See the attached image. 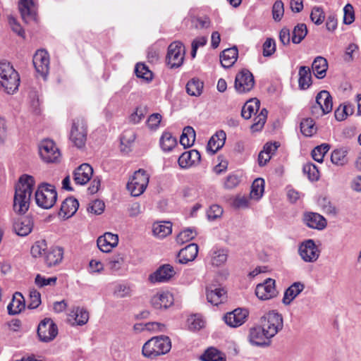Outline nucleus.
I'll return each mask as SVG.
<instances>
[{"label":"nucleus","mask_w":361,"mask_h":361,"mask_svg":"<svg viewBox=\"0 0 361 361\" xmlns=\"http://www.w3.org/2000/svg\"><path fill=\"white\" fill-rule=\"evenodd\" d=\"M35 184L32 176L25 174L19 178L13 200V209L16 212L25 213L28 210Z\"/></svg>","instance_id":"1"},{"label":"nucleus","mask_w":361,"mask_h":361,"mask_svg":"<svg viewBox=\"0 0 361 361\" xmlns=\"http://www.w3.org/2000/svg\"><path fill=\"white\" fill-rule=\"evenodd\" d=\"M0 84L4 91L13 94L20 85V76L13 66L6 61H0Z\"/></svg>","instance_id":"2"},{"label":"nucleus","mask_w":361,"mask_h":361,"mask_svg":"<svg viewBox=\"0 0 361 361\" xmlns=\"http://www.w3.org/2000/svg\"><path fill=\"white\" fill-rule=\"evenodd\" d=\"M171 348V340L167 336H155L148 340L142 346V355L147 358H154L166 354Z\"/></svg>","instance_id":"3"},{"label":"nucleus","mask_w":361,"mask_h":361,"mask_svg":"<svg viewBox=\"0 0 361 361\" xmlns=\"http://www.w3.org/2000/svg\"><path fill=\"white\" fill-rule=\"evenodd\" d=\"M35 199L38 207L44 209L51 208L57 200L55 187L50 184L42 183L35 192Z\"/></svg>","instance_id":"4"},{"label":"nucleus","mask_w":361,"mask_h":361,"mask_svg":"<svg viewBox=\"0 0 361 361\" xmlns=\"http://www.w3.org/2000/svg\"><path fill=\"white\" fill-rule=\"evenodd\" d=\"M260 326L267 335L273 338L283 329V317L275 310L269 311L262 317Z\"/></svg>","instance_id":"5"},{"label":"nucleus","mask_w":361,"mask_h":361,"mask_svg":"<svg viewBox=\"0 0 361 361\" xmlns=\"http://www.w3.org/2000/svg\"><path fill=\"white\" fill-rule=\"evenodd\" d=\"M149 176L143 169L136 171L127 183V190L133 197L141 195L146 190Z\"/></svg>","instance_id":"6"},{"label":"nucleus","mask_w":361,"mask_h":361,"mask_svg":"<svg viewBox=\"0 0 361 361\" xmlns=\"http://www.w3.org/2000/svg\"><path fill=\"white\" fill-rule=\"evenodd\" d=\"M42 159L47 163H57L61 159V152L56 143L49 139L43 140L39 145Z\"/></svg>","instance_id":"7"},{"label":"nucleus","mask_w":361,"mask_h":361,"mask_svg":"<svg viewBox=\"0 0 361 361\" xmlns=\"http://www.w3.org/2000/svg\"><path fill=\"white\" fill-rule=\"evenodd\" d=\"M87 139L86 122L82 118L73 120L71 130L70 140L78 148L85 146Z\"/></svg>","instance_id":"8"},{"label":"nucleus","mask_w":361,"mask_h":361,"mask_svg":"<svg viewBox=\"0 0 361 361\" xmlns=\"http://www.w3.org/2000/svg\"><path fill=\"white\" fill-rule=\"evenodd\" d=\"M184 57L185 47L181 42H173L169 46L166 61L171 68L180 67L183 63Z\"/></svg>","instance_id":"9"},{"label":"nucleus","mask_w":361,"mask_h":361,"mask_svg":"<svg viewBox=\"0 0 361 361\" xmlns=\"http://www.w3.org/2000/svg\"><path fill=\"white\" fill-rule=\"evenodd\" d=\"M298 253L301 259L305 262H316L319 255L320 250L312 239L302 242L298 247Z\"/></svg>","instance_id":"10"},{"label":"nucleus","mask_w":361,"mask_h":361,"mask_svg":"<svg viewBox=\"0 0 361 361\" xmlns=\"http://www.w3.org/2000/svg\"><path fill=\"white\" fill-rule=\"evenodd\" d=\"M254 85V77L248 70L243 69L236 75L234 87L238 93L248 92L253 88Z\"/></svg>","instance_id":"11"},{"label":"nucleus","mask_w":361,"mask_h":361,"mask_svg":"<svg viewBox=\"0 0 361 361\" xmlns=\"http://www.w3.org/2000/svg\"><path fill=\"white\" fill-rule=\"evenodd\" d=\"M248 315L249 311L247 309L238 307L225 314L223 319L228 326L238 328L247 321Z\"/></svg>","instance_id":"12"},{"label":"nucleus","mask_w":361,"mask_h":361,"mask_svg":"<svg viewBox=\"0 0 361 361\" xmlns=\"http://www.w3.org/2000/svg\"><path fill=\"white\" fill-rule=\"evenodd\" d=\"M58 334V328L51 319L42 320L37 329V334L39 339L44 342L53 340Z\"/></svg>","instance_id":"13"},{"label":"nucleus","mask_w":361,"mask_h":361,"mask_svg":"<svg viewBox=\"0 0 361 361\" xmlns=\"http://www.w3.org/2000/svg\"><path fill=\"white\" fill-rule=\"evenodd\" d=\"M255 294L262 300H269L276 296L275 280L269 278L264 283L258 284L255 288Z\"/></svg>","instance_id":"14"},{"label":"nucleus","mask_w":361,"mask_h":361,"mask_svg":"<svg viewBox=\"0 0 361 361\" xmlns=\"http://www.w3.org/2000/svg\"><path fill=\"white\" fill-rule=\"evenodd\" d=\"M174 302L173 296L169 291H159L150 299L152 306L156 310H166Z\"/></svg>","instance_id":"15"},{"label":"nucleus","mask_w":361,"mask_h":361,"mask_svg":"<svg viewBox=\"0 0 361 361\" xmlns=\"http://www.w3.org/2000/svg\"><path fill=\"white\" fill-rule=\"evenodd\" d=\"M271 336L267 334L261 326H254L250 329L248 339L250 343L256 346H268Z\"/></svg>","instance_id":"16"},{"label":"nucleus","mask_w":361,"mask_h":361,"mask_svg":"<svg viewBox=\"0 0 361 361\" xmlns=\"http://www.w3.org/2000/svg\"><path fill=\"white\" fill-rule=\"evenodd\" d=\"M33 64L36 71L45 78L49 69V56L45 50H38L33 56Z\"/></svg>","instance_id":"17"},{"label":"nucleus","mask_w":361,"mask_h":361,"mask_svg":"<svg viewBox=\"0 0 361 361\" xmlns=\"http://www.w3.org/2000/svg\"><path fill=\"white\" fill-rule=\"evenodd\" d=\"M175 274L172 266L164 264L149 276L148 280L152 283H165L169 281Z\"/></svg>","instance_id":"18"},{"label":"nucleus","mask_w":361,"mask_h":361,"mask_svg":"<svg viewBox=\"0 0 361 361\" xmlns=\"http://www.w3.org/2000/svg\"><path fill=\"white\" fill-rule=\"evenodd\" d=\"M89 320V312L83 307L74 306L68 314V321L73 326H82Z\"/></svg>","instance_id":"19"},{"label":"nucleus","mask_w":361,"mask_h":361,"mask_svg":"<svg viewBox=\"0 0 361 361\" xmlns=\"http://www.w3.org/2000/svg\"><path fill=\"white\" fill-rule=\"evenodd\" d=\"M118 243V237L116 234L111 233H105L99 236L97 240L98 248L103 252H109L113 248L116 247Z\"/></svg>","instance_id":"20"},{"label":"nucleus","mask_w":361,"mask_h":361,"mask_svg":"<svg viewBox=\"0 0 361 361\" xmlns=\"http://www.w3.org/2000/svg\"><path fill=\"white\" fill-rule=\"evenodd\" d=\"M200 153L196 149L183 152L178 158V165L182 169H188L200 163Z\"/></svg>","instance_id":"21"},{"label":"nucleus","mask_w":361,"mask_h":361,"mask_svg":"<svg viewBox=\"0 0 361 361\" xmlns=\"http://www.w3.org/2000/svg\"><path fill=\"white\" fill-rule=\"evenodd\" d=\"M19 10L22 18L25 23L36 20V6L32 0H20Z\"/></svg>","instance_id":"22"},{"label":"nucleus","mask_w":361,"mask_h":361,"mask_svg":"<svg viewBox=\"0 0 361 361\" xmlns=\"http://www.w3.org/2000/svg\"><path fill=\"white\" fill-rule=\"evenodd\" d=\"M93 169L88 164H82L73 173V179L76 184L85 185L92 178Z\"/></svg>","instance_id":"23"},{"label":"nucleus","mask_w":361,"mask_h":361,"mask_svg":"<svg viewBox=\"0 0 361 361\" xmlns=\"http://www.w3.org/2000/svg\"><path fill=\"white\" fill-rule=\"evenodd\" d=\"M33 220L30 216L18 218L13 224L16 233L20 236H26L31 233L33 228Z\"/></svg>","instance_id":"24"},{"label":"nucleus","mask_w":361,"mask_h":361,"mask_svg":"<svg viewBox=\"0 0 361 361\" xmlns=\"http://www.w3.org/2000/svg\"><path fill=\"white\" fill-rule=\"evenodd\" d=\"M197 245L191 243L180 250L177 256V259L180 264H186L193 261L197 257Z\"/></svg>","instance_id":"25"},{"label":"nucleus","mask_w":361,"mask_h":361,"mask_svg":"<svg viewBox=\"0 0 361 361\" xmlns=\"http://www.w3.org/2000/svg\"><path fill=\"white\" fill-rule=\"evenodd\" d=\"M207 301L214 305H218L226 300V293L224 288L207 287L206 289Z\"/></svg>","instance_id":"26"},{"label":"nucleus","mask_w":361,"mask_h":361,"mask_svg":"<svg viewBox=\"0 0 361 361\" xmlns=\"http://www.w3.org/2000/svg\"><path fill=\"white\" fill-rule=\"evenodd\" d=\"M303 219L305 224L311 228L322 230L326 226V219L317 213H306L304 215Z\"/></svg>","instance_id":"27"},{"label":"nucleus","mask_w":361,"mask_h":361,"mask_svg":"<svg viewBox=\"0 0 361 361\" xmlns=\"http://www.w3.org/2000/svg\"><path fill=\"white\" fill-rule=\"evenodd\" d=\"M226 135L224 131H217L212 137L209 139L207 150L212 154H215L219 149H220L225 144Z\"/></svg>","instance_id":"28"},{"label":"nucleus","mask_w":361,"mask_h":361,"mask_svg":"<svg viewBox=\"0 0 361 361\" xmlns=\"http://www.w3.org/2000/svg\"><path fill=\"white\" fill-rule=\"evenodd\" d=\"M79 207L78 200L73 197L66 198L61 206L59 214L68 219L75 214Z\"/></svg>","instance_id":"29"},{"label":"nucleus","mask_w":361,"mask_h":361,"mask_svg":"<svg viewBox=\"0 0 361 361\" xmlns=\"http://www.w3.org/2000/svg\"><path fill=\"white\" fill-rule=\"evenodd\" d=\"M238 51L235 47L224 50L220 54V62L225 68H231L237 61Z\"/></svg>","instance_id":"30"},{"label":"nucleus","mask_w":361,"mask_h":361,"mask_svg":"<svg viewBox=\"0 0 361 361\" xmlns=\"http://www.w3.org/2000/svg\"><path fill=\"white\" fill-rule=\"evenodd\" d=\"M227 251L222 248L214 247L209 252V263L213 267H221L227 261Z\"/></svg>","instance_id":"31"},{"label":"nucleus","mask_w":361,"mask_h":361,"mask_svg":"<svg viewBox=\"0 0 361 361\" xmlns=\"http://www.w3.org/2000/svg\"><path fill=\"white\" fill-rule=\"evenodd\" d=\"M63 251L59 247H51L46 253L44 262L48 267L56 266L63 259Z\"/></svg>","instance_id":"32"},{"label":"nucleus","mask_w":361,"mask_h":361,"mask_svg":"<svg viewBox=\"0 0 361 361\" xmlns=\"http://www.w3.org/2000/svg\"><path fill=\"white\" fill-rule=\"evenodd\" d=\"M305 286L301 282H295L284 293L283 302L290 305V302L304 290Z\"/></svg>","instance_id":"33"},{"label":"nucleus","mask_w":361,"mask_h":361,"mask_svg":"<svg viewBox=\"0 0 361 361\" xmlns=\"http://www.w3.org/2000/svg\"><path fill=\"white\" fill-rule=\"evenodd\" d=\"M316 102L322 108L323 113H329L333 108L332 98L329 92L322 90L317 94L316 97Z\"/></svg>","instance_id":"34"},{"label":"nucleus","mask_w":361,"mask_h":361,"mask_svg":"<svg viewBox=\"0 0 361 361\" xmlns=\"http://www.w3.org/2000/svg\"><path fill=\"white\" fill-rule=\"evenodd\" d=\"M25 307V299L20 293L17 292L13 295L12 300L8 305L7 309L10 314H17Z\"/></svg>","instance_id":"35"},{"label":"nucleus","mask_w":361,"mask_h":361,"mask_svg":"<svg viewBox=\"0 0 361 361\" xmlns=\"http://www.w3.org/2000/svg\"><path fill=\"white\" fill-rule=\"evenodd\" d=\"M327 69L328 63L326 59L322 56H317L314 59L312 64V70L317 78H324L326 76Z\"/></svg>","instance_id":"36"},{"label":"nucleus","mask_w":361,"mask_h":361,"mask_svg":"<svg viewBox=\"0 0 361 361\" xmlns=\"http://www.w3.org/2000/svg\"><path fill=\"white\" fill-rule=\"evenodd\" d=\"M125 266V257L123 254L112 256L107 262V267L111 273L121 272Z\"/></svg>","instance_id":"37"},{"label":"nucleus","mask_w":361,"mask_h":361,"mask_svg":"<svg viewBox=\"0 0 361 361\" xmlns=\"http://www.w3.org/2000/svg\"><path fill=\"white\" fill-rule=\"evenodd\" d=\"M264 192V180L262 178H256L251 186L250 199L259 201Z\"/></svg>","instance_id":"38"},{"label":"nucleus","mask_w":361,"mask_h":361,"mask_svg":"<svg viewBox=\"0 0 361 361\" xmlns=\"http://www.w3.org/2000/svg\"><path fill=\"white\" fill-rule=\"evenodd\" d=\"M159 144L163 151L170 152L177 146V140L171 133L165 131L160 137Z\"/></svg>","instance_id":"39"},{"label":"nucleus","mask_w":361,"mask_h":361,"mask_svg":"<svg viewBox=\"0 0 361 361\" xmlns=\"http://www.w3.org/2000/svg\"><path fill=\"white\" fill-rule=\"evenodd\" d=\"M260 106V102L257 99H252L247 101L243 106L241 115L245 119H249L257 113Z\"/></svg>","instance_id":"40"},{"label":"nucleus","mask_w":361,"mask_h":361,"mask_svg":"<svg viewBox=\"0 0 361 361\" xmlns=\"http://www.w3.org/2000/svg\"><path fill=\"white\" fill-rule=\"evenodd\" d=\"M171 224L169 221L158 222L153 224V234L159 238H163L171 233Z\"/></svg>","instance_id":"41"},{"label":"nucleus","mask_w":361,"mask_h":361,"mask_svg":"<svg viewBox=\"0 0 361 361\" xmlns=\"http://www.w3.org/2000/svg\"><path fill=\"white\" fill-rule=\"evenodd\" d=\"M200 358L202 361H226L225 354L213 347L205 350Z\"/></svg>","instance_id":"42"},{"label":"nucleus","mask_w":361,"mask_h":361,"mask_svg":"<svg viewBox=\"0 0 361 361\" xmlns=\"http://www.w3.org/2000/svg\"><path fill=\"white\" fill-rule=\"evenodd\" d=\"M195 140V132L190 126L184 128L182 135L180 137V143L185 147H191Z\"/></svg>","instance_id":"43"},{"label":"nucleus","mask_w":361,"mask_h":361,"mask_svg":"<svg viewBox=\"0 0 361 361\" xmlns=\"http://www.w3.org/2000/svg\"><path fill=\"white\" fill-rule=\"evenodd\" d=\"M298 83L301 89H307L311 85V73L310 68L307 66H301L299 70Z\"/></svg>","instance_id":"44"},{"label":"nucleus","mask_w":361,"mask_h":361,"mask_svg":"<svg viewBox=\"0 0 361 361\" xmlns=\"http://www.w3.org/2000/svg\"><path fill=\"white\" fill-rule=\"evenodd\" d=\"M203 89V82L197 78H192L186 85V92L190 96L199 97Z\"/></svg>","instance_id":"45"},{"label":"nucleus","mask_w":361,"mask_h":361,"mask_svg":"<svg viewBox=\"0 0 361 361\" xmlns=\"http://www.w3.org/2000/svg\"><path fill=\"white\" fill-rule=\"evenodd\" d=\"M251 200L250 197L239 194L231 199V204L235 209H247L250 207Z\"/></svg>","instance_id":"46"},{"label":"nucleus","mask_w":361,"mask_h":361,"mask_svg":"<svg viewBox=\"0 0 361 361\" xmlns=\"http://www.w3.org/2000/svg\"><path fill=\"white\" fill-rule=\"evenodd\" d=\"M133 292L131 286L126 283L115 284L113 293L117 298H125L131 295Z\"/></svg>","instance_id":"47"},{"label":"nucleus","mask_w":361,"mask_h":361,"mask_svg":"<svg viewBox=\"0 0 361 361\" xmlns=\"http://www.w3.org/2000/svg\"><path fill=\"white\" fill-rule=\"evenodd\" d=\"M307 26L304 23L297 25L292 33V42L294 44H299L307 35Z\"/></svg>","instance_id":"48"},{"label":"nucleus","mask_w":361,"mask_h":361,"mask_svg":"<svg viewBox=\"0 0 361 361\" xmlns=\"http://www.w3.org/2000/svg\"><path fill=\"white\" fill-rule=\"evenodd\" d=\"M135 74L137 77L142 78L147 82L152 80L153 74L148 67L142 63H138L135 66Z\"/></svg>","instance_id":"49"},{"label":"nucleus","mask_w":361,"mask_h":361,"mask_svg":"<svg viewBox=\"0 0 361 361\" xmlns=\"http://www.w3.org/2000/svg\"><path fill=\"white\" fill-rule=\"evenodd\" d=\"M347 152L342 149H335L331 156L332 163L337 166H344L347 164Z\"/></svg>","instance_id":"50"},{"label":"nucleus","mask_w":361,"mask_h":361,"mask_svg":"<svg viewBox=\"0 0 361 361\" xmlns=\"http://www.w3.org/2000/svg\"><path fill=\"white\" fill-rule=\"evenodd\" d=\"M300 130L305 136H312L317 131L315 123L312 118H305L300 123Z\"/></svg>","instance_id":"51"},{"label":"nucleus","mask_w":361,"mask_h":361,"mask_svg":"<svg viewBox=\"0 0 361 361\" xmlns=\"http://www.w3.org/2000/svg\"><path fill=\"white\" fill-rule=\"evenodd\" d=\"M47 249V244L45 240H39L36 241L30 248V254L35 257H40L42 256V254L44 253L46 250Z\"/></svg>","instance_id":"52"},{"label":"nucleus","mask_w":361,"mask_h":361,"mask_svg":"<svg viewBox=\"0 0 361 361\" xmlns=\"http://www.w3.org/2000/svg\"><path fill=\"white\" fill-rule=\"evenodd\" d=\"M267 114L268 111L267 109H262L261 112L256 117H255L254 123L251 126L252 131H258L263 128L267 121Z\"/></svg>","instance_id":"53"},{"label":"nucleus","mask_w":361,"mask_h":361,"mask_svg":"<svg viewBox=\"0 0 361 361\" xmlns=\"http://www.w3.org/2000/svg\"><path fill=\"white\" fill-rule=\"evenodd\" d=\"M302 171L312 181L317 180L319 178V171L317 167L312 163L305 164L303 166Z\"/></svg>","instance_id":"54"},{"label":"nucleus","mask_w":361,"mask_h":361,"mask_svg":"<svg viewBox=\"0 0 361 361\" xmlns=\"http://www.w3.org/2000/svg\"><path fill=\"white\" fill-rule=\"evenodd\" d=\"M197 235V232L193 228H186L183 230L177 235L176 241L179 244H183L192 240Z\"/></svg>","instance_id":"55"},{"label":"nucleus","mask_w":361,"mask_h":361,"mask_svg":"<svg viewBox=\"0 0 361 361\" xmlns=\"http://www.w3.org/2000/svg\"><path fill=\"white\" fill-rule=\"evenodd\" d=\"M57 277L53 276L47 278L39 274H37L35 279V283L39 288H43L47 286H54L56 283Z\"/></svg>","instance_id":"56"},{"label":"nucleus","mask_w":361,"mask_h":361,"mask_svg":"<svg viewBox=\"0 0 361 361\" xmlns=\"http://www.w3.org/2000/svg\"><path fill=\"white\" fill-rule=\"evenodd\" d=\"M329 150V145L327 144H322L316 147L312 152V158L317 162L322 163L324 155Z\"/></svg>","instance_id":"57"},{"label":"nucleus","mask_w":361,"mask_h":361,"mask_svg":"<svg viewBox=\"0 0 361 361\" xmlns=\"http://www.w3.org/2000/svg\"><path fill=\"white\" fill-rule=\"evenodd\" d=\"M188 326L192 330H199L204 326L205 321L200 314L191 315L188 319Z\"/></svg>","instance_id":"58"},{"label":"nucleus","mask_w":361,"mask_h":361,"mask_svg":"<svg viewBox=\"0 0 361 361\" xmlns=\"http://www.w3.org/2000/svg\"><path fill=\"white\" fill-rule=\"evenodd\" d=\"M147 112L145 106H138L129 116V121L133 124L139 123L145 116Z\"/></svg>","instance_id":"59"},{"label":"nucleus","mask_w":361,"mask_h":361,"mask_svg":"<svg viewBox=\"0 0 361 361\" xmlns=\"http://www.w3.org/2000/svg\"><path fill=\"white\" fill-rule=\"evenodd\" d=\"M318 204L326 214L332 215L336 214L337 211L335 206L329 200L328 198H319L318 200Z\"/></svg>","instance_id":"60"},{"label":"nucleus","mask_w":361,"mask_h":361,"mask_svg":"<svg viewBox=\"0 0 361 361\" xmlns=\"http://www.w3.org/2000/svg\"><path fill=\"white\" fill-rule=\"evenodd\" d=\"M310 18L316 25H321L325 19L323 9L318 6L314 7L310 14Z\"/></svg>","instance_id":"61"},{"label":"nucleus","mask_w":361,"mask_h":361,"mask_svg":"<svg viewBox=\"0 0 361 361\" xmlns=\"http://www.w3.org/2000/svg\"><path fill=\"white\" fill-rule=\"evenodd\" d=\"M104 202L99 200H95L89 204L87 211L93 214H101L104 210Z\"/></svg>","instance_id":"62"},{"label":"nucleus","mask_w":361,"mask_h":361,"mask_svg":"<svg viewBox=\"0 0 361 361\" xmlns=\"http://www.w3.org/2000/svg\"><path fill=\"white\" fill-rule=\"evenodd\" d=\"M41 304V295L40 293L35 289H32L30 291L29 294V303L28 308L29 309H35Z\"/></svg>","instance_id":"63"},{"label":"nucleus","mask_w":361,"mask_h":361,"mask_svg":"<svg viewBox=\"0 0 361 361\" xmlns=\"http://www.w3.org/2000/svg\"><path fill=\"white\" fill-rule=\"evenodd\" d=\"M284 14V7H283V3L278 0L276 1L272 7V15L273 18L276 21H279L282 18Z\"/></svg>","instance_id":"64"}]
</instances>
